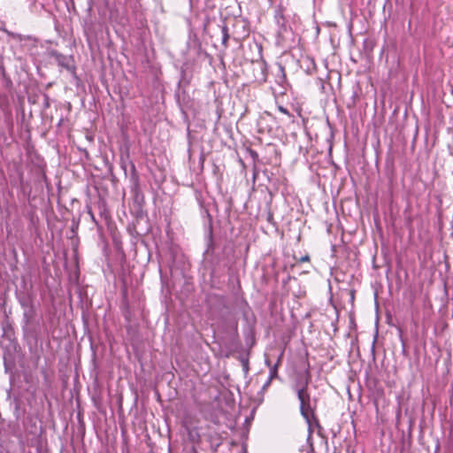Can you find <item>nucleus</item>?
Returning <instances> with one entry per match:
<instances>
[{
    "mask_svg": "<svg viewBox=\"0 0 453 453\" xmlns=\"http://www.w3.org/2000/svg\"><path fill=\"white\" fill-rule=\"evenodd\" d=\"M311 380V374L306 372V379L303 385L297 389V398L300 401V412L303 418L311 425V419L316 420L315 407L311 406V398L308 391V385Z\"/></svg>",
    "mask_w": 453,
    "mask_h": 453,
    "instance_id": "nucleus-1",
    "label": "nucleus"
},
{
    "mask_svg": "<svg viewBox=\"0 0 453 453\" xmlns=\"http://www.w3.org/2000/svg\"><path fill=\"white\" fill-rule=\"evenodd\" d=\"M229 39L228 28L226 26L222 27V44L226 47Z\"/></svg>",
    "mask_w": 453,
    "mask_h": 453,
    "instance_id": "nucleus-2",
    "label": "nucleus"
},
{
    "mask_svg": "<svg viewBox=\"0 0 453 453\" xmlns=\"http://www.w3.org/2000/svg\"><path fill=\"white\" fill-rule=\"evenodd\" d=\"M278 110H279L280 112H282L283 114H286V115H288V116H291V115H290V113H289V111H288V109H286V108H285V107H283V106H280H280H278Z\"/></svg>",
    "mask_w": 453,
    "mask_h": 453,
    "instance_id": "nucleus-3",
    "label": "nucleus"
},
{
    "mask_svg": "<svg viewBox=\"0 0 453 453\" xmlns=\"http://www.w3.org/2000/svg\"><path fill=\"white\" fill-rule=\"evenodd\" d=\"M310 261V256L309 255H305L303 257H301L299 259H298V262L299 263H304V262H309Z\"/></svg>",
    "mask_w": 453,
    "mask_h": 453,
    "instance_id": "nucleus-4",
    "label": "nucleus"
}]
</instances>
